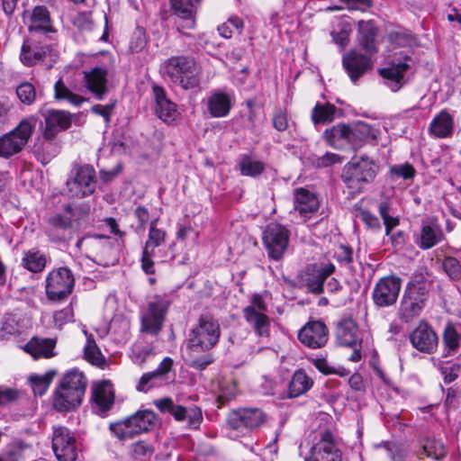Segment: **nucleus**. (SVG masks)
I'll use <instances>...</instances> for the list:
<instances>
[{
  "mask_svg": "<svg viewBox=\"0 0 461 461\" xmlns=\"http://www.w3.org/2000/svg\"><path fill=\"white\" fill-rule=\"evenodd\" d=\"M14 107V104L8 98L0 99V128L6 124L10 119V113Z\"/></svg>",
  "mask_w": 461,
  "mask_h": 461,
  "instance_id": "61",
  "label": "nucleus"
},
{
  "mask_svg": "<svg viewBox=\"0 0 461 461\" xmlns=\"http://www.w3.org/2000/svg\"><path fill=\"white\" fill-rule=\"evenodd\" d=\"M461 335L452 324H447L443 332L444 357L454 356L460 346Z\"/></svg>",
  "mask_w": 461,
  "mask_h": 461,
  "instance_id": "39",
  "label": "nucleus"
},
{
  "mask_svg": "<svg viewBox=\"0 0 461 461\" xmlns=\"http://www.w3.org/2000/svg\"><path fill=\"white\" fill-rule=\"evenodd\" d=\"M156 423L155 412L150 410H142L125 419L110 423L109 430L118 440L125 442L148 432L155 427Z\"/></svg>",
  "mask_w": 461,
  "mask_h": 461,
  "instance_id": "4",
  "label": "nucleus"
},
{
  "mask_svg": "<svg viewBox=\"0 0 461 461\" xmlns=\"http://www.w3.org/2000/svg\"><path fill=\"white\" fill-rule=\"evenodd\" d=\"M54 98L56 100H66L69 104L79 106L85 101L83 96L73 93L59 78L54 85Z\"/></svg>",
  "mask_w": 461,
  "mask_h": 461,
  "instance_id": "44",
  "label": "nucleus"
},
{
  "mask_svg": "<svg viewBox=\"0 0 461 461\" xmlns=\"http://www.w3.org/2000/svg\"><path fill=\"white\" fill-rule=\"evenodd\" d=\"M429 288L430 283L423 274L411 276L398 309L397 314L402 321L409 323L421 313L429 298Z\"/></svg>",
  "mask_w": 461,
  "mask_h": 461,
  "instance_id": "3",
  "label": "nucleus"
},
{
  "mask_svg": "<svg viewBox=\"0 0 461 461\" xmlns=\"http://www.w3.org/2000/svg\"><path fill=\"white\" fill-rule=\"evenodd\" d=\"M232 95L226 92L215 91L207 100V109L212 117L221 118L229 114L232 106Z\"/></svg>",
  "mask_w": 461,
  "mask_h": 461,
  "instance_id": "28",
  "label": "nucleus"
},
{
  "mask_svg": "<svg viewBox=\"0 0 461 461\" xmlns=\"http://www.w3.org/2000/svg\"><path fill=\"white\" fill-rule=\"evenodd\" d=\"M313 366L323 375H338L341 377L347 376L349 372L342 367L339 366L338 368L330 366L328 361L324 357H315L311 359Z\"/></svg>",
  "mask_w": 461,
  "mask_h": 461,
  "instance_id": "46",
  "label": "nucleus"
},
{
  "mask_svg": "<svg viewBox=\"0 0 461 461\" xmlns=\"http://www.w3.org/2000/svg\"><path fill=\"white\" fill-rule=\"evenodd\" d=\"M56 339L33 337L24 346L25 352L34 358H50L55 356Z\"/></svg>",
  "mask_w": 461,
  "mask_h": 461,
  "instance_id": "29",
  "label": "nucleus"
},
{
  "mask_svg": "<svg viewBox=\"0 0 461 461\" xmlns=\"http://www.w3.org/2000/svg\"><path fill=\"white\" fill-rule=\"evenodd\" d=\"M273 126L278 131H284L288 127L287 113L285 111L278 110L273 117Z\"/></svg>",
  "mask_w": 461,
  "mask_h": 461,
  "instance_id": "63",
  "label": "nucleus"
},
{
  "mask_svg": "<svg viewBox=\"0 0 461 461\" xmlns=\"http://www.w3.org/2000/svg\"><path fill=\"white\" fill-rule=\"evenodd\" d=\"M220 336L221 328L218 321L211 314H202L197 324L189 330L186 339L192 367L203 370L214 361L212 355L207 352L217 345Z\"/></svg>",
  "mask_w": 461,
  "mask_h": 461,
  "instance_id": "1",
  "label": "nucleus"
},
{
  "mask_svg": "<svg viewBox=\"0 0 461 461\" xmlns=\"http://www.w3.org/2000/svg\"><path fill=\"white\" fill-rule=\"evenodd\" d=\"M336 107L330 104H317L312 113V120L314 124L330 122L334 119Z\"/></svg>",
  "mask_w": 461,
  "mask_h": 461,
  "instance_id": "45",
  "label": "nucleus"
},
{
  "mask_svg": "<svg viewBox=\"0 0 461 461\" xmlns=\"http://www.w3.org/2000/svg\"><path fill=\"white\" fill-rule=\"evenodd\" d=\"M50 53V47L47 44H41L35 39H27L24 41L20 54L21 62L27 67H32L45 60Z\"/></svg>",
  "mask_w": 461,
  "mask_h": 461,
  "instance_id": "23",
  "label": "nucleus"
},
{
  "mask_svg": "<svg viewBox=\"0 0 461 461\" xmlns=\"http://www.w3.org/2000/svg\"><path fill=\"white\" fill-rule=\"evenodd\" d=\"M46 263V257L39 250L32 249L23 252L22 266L31 272H41L45 268Z\"/></svg>",
  "mask_w": 461,
  "mask_h": 461,
  "instance_id": "37",
  "label": "nucleus"
},
{
  "mask_svg": "<svg viewBox=\"0 0 461 461\" xmlns=\"http://www.w3.org/2000/svg\"><path fill=\"white\" fill-rule=\"evenodd\" d=\"M153 95L156 114L165 122H175L179 115L176 104L167 97L165 90L158 86H153Z\"/></svg>",
  "mask_w": 461,
  "mask_h": 461,
  "instance_id": "25",
  "label": "nucleus"
},
{
  "mask_svg": "<svg viewBox=\"0 0 461 461\" xmlns=\"http://www.w3.org/2000/svg\"><path fill=\"white\" fill-rule=\"evenodd\" d=\"M74 212L72 208L68 205L64 214H56L49 219V223L54 228L66 230L73 226Z\"/></svg>",
  "mask_w": 461,
  "mask_h": 461,
  "instance_id": "49",
  "label": "nucleus"
},
{
  "mask_svg": "<svg viewBox=\"0 0 461 461\" xmlns=\"http://www.w3.org/2000/svg\"><path fill=\"white\" fill-rule=\"evenodd\" d=\"M328 339V328L321 321H308L298 333L300 342L310 348H321L324 347Z\"/></svg>",
  "mask_w": 461,
  "mask_h": 461,
  "instance_id": "17",
  "label": "nucleus"
},
{
  "mask_svg": "<svg viewBox=\"0 0 461 461\" xmlns=\"http://www.w3.org/2000/svg\"><path fill=\"white\" fill-rule=\"evenodd\" d=\"M377 29L373 21L358 22V41L360 46L368 54H374L377 51L375 47V37Z\"/></svg>",
  "mask_w": 461,
  "mask_h": 461,
  "instance_id": "31",
  "label": "nucleus"
},
{
  "mask_svg": "<svg viewBox=\"0 0 461 461\" xmlns=\"http://www.w3.org/2000/svg\"><path fill=\"white\" fill-rule=\"evenodd\" d=\"M409 338L412 347L420 352L430 354L438 348V338L432 327L425 321H420Z\"/></svg>",
  "mask_w": 461,
  "mask_h": 461,
  "instance_id": "18",
  "label": "nucleus"
},
{
  "mask_svg": "<svg viewBox=\"0 0 461 461\" xmlns=\"http://www.w3.org/2000/svg\"><path fill=\"white\" fill-rule=\"evenodd\" d=\"M16 95L25 105L32 104L36 100V89L30 82H23L16 87Z\"/></svg>",
  "mask_w": 461,
  "mask_h": 461,
  "instance_id": "47",
  "label": "nucleus"
},
{
  "mask_svg": "<svg viewBox=\"0 0 461 461\" xmlns=\"http://www.w3.org/2000/svg\"><path fill=\"white\" fill-rule=\"evenodd\" d=\"M342 64L353 83H356L360 77L372 68L371 59L356 50H349L345 53Z\"/></svg>",
  "mask_w": 461,
  "mask_h": 461,
  "instance_id": "21",
  "label": "nucleus"
},
{
  "mask_svg": "<svg viewBox=\"0 0 461 461\" xmlns=\"http://www.w3.org/2000/svg\"><path fill=\"white\" fill-rule=\"evenodd\" d=\"M45 130L43 137L46 140H53L56 135L70 127L73 115L64 110L51 109L43 113Z\"/></svg>",
  "mask_w": 461,
  "mask_h": 461,
  "instance_id": "20",
  "label": "nucleus"
},
{
  "mask_svg": "<svg viewBox=\"0 0 461 461\" xmlns=\"http://www.w3.org/2000/svg\"><path fill=\"white\" fill-rule=\"evenodd\" d=\"M153 355L152 348L134 345L131 348V358L134 364L142 366Z\"/></svg>",
  "mask_w": 461,
  "mask_h": 461,
  "instance_id": "51",
  "label": "nucleus"
},
{
  "mask_svg": "<svg viewBox=\"0 0 461 461\" xmlns=\"http://www.w3.org/2000/svg\"><path fill=\"white\" fill-rule=\"evenodd\" d=\"M402 287L401 278L395 276H389L381 278L375 285L373 291V301L378 307H388L393 305L399 296Z\"/></svg>",
  "mask_w": 461,
  "mask_h": 461,
  "instance_id": "15",
  "label": "nucleus"
},
{
  "mask_svg": "<svg viewBox=\"0 0 461 461\" xmlns=\"http://www.w3.org/2000/svg\"><path fill=\"white\" fill-rule=\"evenodd\" d=\"M267 416L258 408H240L227 416V425L233 430L255 429L266 421Z\"/></svg>",
  "mask_w": 461,
  "mask_h": 461,
  "instance_id": "13",
  "label": "nucleus"
},
{
  "mask_svg": "<svg viewBox=\"0 0 461 461\" xmlns=\"http://www.w3.org/2000/svg\"><path fill=\"white\" fill-rule=\"evenodd\" d=\"M410 65L407 62L393 63L390 66L381 68L379 74L384 80V84L393 91H399L405 84L404 76L409 70Z\"/></svg>",
  "mask_w": 461,
  "mask_h": 461,
  "instance_id": "26",
  "label": "nucleus"
},
{
  "mask_svg": "<svg viewBox=\"0 0 461 461\" xmlns=\"http://www.w3.org/2000/svg\"><path fill=\"white\" fill-rule=\"evenodd\" d=\"M312 379L307 375L304 370L294 372L288 387V395L291 398L301 396L307 393L312 386Z\"/></svg>",
  "mask_w": 461,
  "mask_h": 461,
  "instance_id": "33",
  "label": "nucleus"
},
{
  "mask_svg": "<svg viewBox=\"0 0 461 461\" xmlns=\"http://www.w3.org/2000/svg\"><path fill=\"white\" fill-rule=\"evenodd\" d=\"M377 173V166L370 158H353L342 170L341 178L352 193H361L364 186L372 182Z\"/></svg>",
  "mask_w": 461,
  "mask_h": 461,
  "instance_id": "5",
  "label": "nucleus"
},
{
  "mask_svg": "<svg viewBox=\"0 0 461 461\" xmlns=\"http://www.w3.org/2000/svg\"><path fill=\"white\" fill-rule=\"evenodd\" d=\"M75 176L67 181L68 194L73 197L82 198L95 190L96 176L92 166L85 165L76 167Z\"/></svg>",
  "mask_w": 461,
  "mask_h": 461,
  "instance_id": "12",
  "label": "nucleus"
},
{
  "mask_svg": "<svg viewBox=\"0 0 461 461\" xmlns=\"http://www.w3.org/2000/svg\"><path fill=\"white\" fill-rule=\"evenodd\" d=\"M454 131L453 116L446 110L438 113L431 121L429 132L434 138L444 139L452 135Z\"/></svg>",
  "mask_w": 461,
  "mask_h": 461,
  "instance_id": "30",
  "label": "nucleus"
},
{
  "mask_svg": "<svg viewBox=\"0 0 461 461\" xmlns=\"http://www.w3.org/2000/svg\"><path fill=\"white\" fill-rule=\"evenodd\" d=\"M351 144L357 145L368 139H376L377 130L368 123L358 122L350 127Z\"/></svg>",
  "mask_w": 461,
  "mask_h": 461,
  "instance_id": "40",
  "label": "nucleus"
},
{
  "mask_svg": "<svg viewBox=\"0 0 461 461\" xmlns=\"http://www.w3.org/2000/svg\"><path fill=\"white\" fill-rule=\"evenodd\" d=\"M73 309L71 306H67L64 309L58 311L54 313V322L56 326L61 328L64 324L73 320Z\"/></svg>",
  "mask_w": 461,
  "mask_h": 461,
  "instance_id": "60",
  "label": "nucleus"
},
{
  "mask_svg": "<svg viewBox=\"0 0 461 461\" xmlns=\"http://www.w3.org/2000/svg\"><path fill=\"white\" fill-rule=\"evenodd\" d=\"M320 207L317 196L304 188L294 191V211L304 220L310 219Z\"/></svg>",
  "mask_w": 461,
  "mask_h": 461,
  "instance_id": "24",
  "label": "nucleus"
},
{
  "mask_svg": "<svg viewBox=\"0 0 461 461\" xmlns=\"http://www.w3.org/2000/svg\"><path fill=\"white\" fill-rule=\"evenodd\" d=\"M305 461H342L341 452L329 430L321 432L320 440L312 447Z\"/></svg>",
  "mask_w": 461,
  "mask_h": 461,
  "instance_id": "16",
  "label": "nucleus"
},
{
  "mask_svg": "<svg viewBox=\"0 0 461 461\" xmlns=\"http://www.w3.org/2000/svg\"><path fill=\"white\" fill-rule=\"evenodd\" d=\"M239 167L242 176L256 177L263 173L265 164L251 156L244 155L239 161Z\"/></svg>",
  "mask_w": 461,
  "mask_h": 461,
  "instance_id": "41",
  "label": "nucleus"
},
{
  "mask_svg": "<svg viewBox=\"0 0 461 461\" xmlns=\"http://www.w3.org/2000/svg\"><path fill=\"white\" fill-rule=\"evenodd\" d=\"M56 372L48 371L42 375H32L29 376V383L35 395H43L51 384Z\"/></svg>",
  "mask_w": 461,
  "mask_h": 461,
  "instance_id": "42",
  "label": "nucleus"
},
{
  "mask_svg": "<svg viewBox=\"0 0 461 461\" xmlns=\"http://www.w3.org/2000/svg\"><path fill=\"white\" fill-rule=\"evenodd\" d=\"M18 392L15 389L8 387H0V405H5L16 401Z\"/></svg>",
  "mask_w": 461,
  "mask_h": 461,
  "instance_id": "64",
  "label": "nucleus"
},
{
  "mask_svg": "<svg viewBox=\"0 0 461 461\" xmlns=\"http://www.w3.org/2000/svg\"><path fill=\"white\" fill-rule=\"evenodd\" d=\"M323 134L326 140L331 146H336L339 140H346L351 143L350 127L343 123L325 130Z\"/></svg>",
  "mask_w": 461,
  "mask_h": 461,
  "instance_id": "43",
  "label": "nucleus"
},
{
  "mask_svg": "<svg viewBox=\"0 0 461 461\" xmlns=\"http://www.w3.org/2000/svg\"><path fill=\"white\" fill-rule=\"evenodd\" d=\"M52 449L59 461H75L77 456L76 438L65 427H54Z\"/></svg>",
  "mask_w": 461,
  "mask_h": 461,
  "instance_id": "14",
  "label": "nucleus"
},
{
  "mask_svg": "<svg viewBox=\"0 0 461 461\" xmlns=\"http://www.w3.org/2000/svg\"><path fill=\"white\" fill-rule=\"evenodd\" d=\"M164 68L170 80L185 90L199 86L200 70L194 59L190 57H171L165 62Z\"/></svg>",
  "mask_w": 461,
  "mask_h": 461,
  "instance_id": "6",
  "label": "nucleus"
},
{
  "mask_svg": "<svg viewBox=\"0 0 461 461\" xmlns=\"http://www.w3.org/2000/svg\"><path fill=\"white\" fill-rule=\"evenodd\" d=\"M267 306L263 297L255 294L250 298V304L243 309V317L248 324L259 337H268L270 319L267 315Z\"/></svg>",
  "mask_w": 461,
  "mask_h": 461,
  "instance_id": "10",
  "label": "nucleus"
},
{
  "mask_svg": "<svg viewBox=\"0 0 461 461\" xmlns=\"http://www.w3.org/2000/svg\"><path fill=\"white\" fill-rule=\"evenodd\" d=\"M85 358L93 365L100 366L104 362V357L92 339H88L84 349Z\"/></svg>",
  "mask_w": 461,
  "mask_h": 461,
  "instance_id": "50",
  "label": "nucleus"
},
{
  "mask_svg": "<svg viewBox=\"0 0 461 461\" xmlns=\"http://www.w3.org/2000/svg\"><path fill=\"white\" fill-rule=\"evenodd\" d=\"M199 3L200 0H171L175 13L176 14H185V15L194 14Z\"/></svg>",
  "mask_w": 461,
  "mask_h": 461,
  "instance_id": "53",
  "label": "nucleus"
},
{
  "mask_svg": "<svg viewBox=\"0 0 461 461\" xmlns=\"http://www.w3.org/2000/svg\"><path fill=\"white\" fill-rule=\"evenodd\" d=\"M93 398L102 411H108L113 404L114 393L109 381H102L94 388Z\"/></svg>",
  "mask_w": 461,
  "mask_h": 461,
  "instance_id": "32",
  "label": "nucleus"
},
{
  "mask_svg": "<svg viewBox=\"0 0 461 461\" xmlns=\"http://www.w3.org/2000/svg\"><path fill=\"white\" fill-rule=\"evenodd\" d=\"M35 126L36 119L27 117L14 130L0 137V157L8 158L19 153L29 141Z\"/></svg>",
  "mask_w": 461,
  "mask_h": 461,
  "instance_id": "7",
  "label": "nucleus"
},
{
  "mask_svg": "<svg viewBox=\"0 0 461 461\" xmlns=\"http://www.w3.org/2000/svg\"><path fill=\"white\" fill-rule=\"evenodd\" d=\"M87 378L77 368L68 370L60 379L53 395V407L59 412L78 408L85 397Z\"/></svg>",
  "mask_w": 461,
  "mask_h": 461,
  "instance_id": "2",
  "label": "nucleus"
},
{
  "mask_svg": "<svg viewBox=\"0 0 461 461\" xmlns=\"http://www.w3.org/2000/svg\"><path fill=\"white\" fill-rule=\"evenodd\" d=\"M46 295L50 301H62L71 294L75 277L68 267H59L50 271L46 277Z\"/></svg>",
  "mask_w": 461,
  "mask_h": 461,
  "instance_id": "9",
  "label": "nucleus"
},
{
  "mask_svg": "<svg viewBox=\"0 0 461 461\" xmlns=\"http://www.w3.org/2000/svg\"><path fill=\"white\" fill-rule=\"evenodd\" d=\"M356 216L358 217L368 228L375 230H380L381 223L379 219L369 211L359 209L357 210Z\"/></svg>",
  "mask_w": 461,
  "mask_h": 461,
  "instance_id": "56",
  "label": "nucleus"
},
{
  "mask_svg": "<svg viewBox=\"0 0 461 461\" xmlns=\"http://www.w3.org/2000/svg\"><path fill=\"white\" fill-rule=\"evenodd\" d=\"M443 239L441 230L437 226L424 225L420 230V240L417 245L421 249H429L436 246Z\"/></svg>",
  "mask_w": 461,
  "mask_h": 461,
  "instance_id": "36",
  "label": "nucleus"
},
{
  "mask_svg": "<svg viewBox=\"0 0 461 461\" xmlns=\"http://www.w3.org/2000/svg\"><path fill=\"white\" fill-rule=\"evenodd\" d=\"M289 230L279 223L268 224L263 232V243L267 255L274 260L283 258L289 244Z\"/></svg>",
  "mask_w": 461,
  "mask_h": 461,
  "instance_id": "11",
  "label": "nucleus"
},
{
  "mask_svg": "<svg viewBox=\"0 0 461 461\" xmlns=\"http://www.w3.org/2000/svg\"><path fill=\"white\" fill-rule=\"evenodd\" d=\"M390 174L393 179L402 178L412 179L415 176V169L410 164H401L390 167Z\"/></svg>",
  "mask_w": 461,
  "mask_h": 461,
  "instance_id": "52",
  "label": "nucleus"
},
{
  "mask_svg": "<svg viewBox=\"0 0 461 461\" xmlns=\"http://www.w3.org/2000/svg\"><path fill=\"white\" fill-rule=\"evenodd\" d=\"M443 268L448 276L452 279L459 277L461 267L458 260L452 257H447L443 261Z\"/></svg>",
  "mask_w": 461,
  "mask_h": 461,
  "instance_id": "57",
  "label": "nucleus"
},
{
  "mask_svg": "<svg viewBox=\"0 0 461 461\" xmlns=\"http://www.w3.org/2000/svg\"><path fill=\"white\" fill-rule=\"evenodd\" d=\"M439 370L444 377L445 383H451L457 377L460 366L456 363L446 362L439 366Z\"/></svg>",
  "mask_w": 461,
  "mask_h": 461,
  "instance_id": "55",
  "label": "nucleus"
},
{
  "mask_svg": "<svg viewBox=\"0 0 461 461\" xmlns=\"http://www.w3.org/2000/svg\"><path fill=\"white\" fill-rule=\"evenodd\" d=\"M342 162V157L336 153L326 152L324 155L321 157H317L314 159V164L318 167H326L334 164H339Z\"/></svg>",
  "mask_w": 461,
  "mask_h": 461,
  "instance_id": "59",
  "label": "nucleus"
},
{
  "mask_svg": "<svg viewBox=\"0 0 461 461\" xmlns=\"http://www.w3.org/2000/svg\"><path fill=\"white\" fill-rule=\"evenodd\" d=\"M357 327L352 321H346L338 328V339L342 346L357 347L359 346V338L357 335Z\"/></svg>",
  "mask_w": 461,
  "mask_h": 461,
  "instance_id": "38",
  "label": "nucleus"
},
{
  "mask_svg": "<svg viewBox=\"0 0 461 461\" xmlns=\"http://www.w3.org/2000/svg\"><path fill=\"white\" fill-rule=\"evenodd\" d=\"M170 303L167 296L155 295L141 313L140 331L157 336L162 330Z\"/></svg>",
  "mask_w": 461,
  "mask_h": 461,
  "instance_id": "8",
  "label": "nucleus"
},
{
  "mask_svg": "<svg viewBox=\"0 0 461 461\" xmlns=\"http://www.w3.org/2000/svg\"><path fill=\"white\" fill-rule=\"evenodd\" d=\"M24 19L31 34H47L56 32L50 14L43 5H37L31 12H26Z\"/></svg>",
  "mask_w": 461,
  "mask_h": 461,
  "instance_id": "19",
  "label": "nucleus"
},
{
  "mask_svg": "<svg viewBox=\"0 0 461 461\" xmlns=\"http://www.w3.org/2000/svg\"><path fill=\"white\" fill-rule=\"evenodd\" d=\"M158 221V219L153 220L149 225L148 239L143 248L147 254L149 252L157 254L156 249H159L166 243L167 232L166 230L157 227Z\"/></svg>",
  "mask_w": 461,
  "mask_h": 461,
  "instance_id": "35",
  "label": "nucleus"
},
{
  "mask_svg": "<svg viewBox=\"0 0 461 461\" xmlns=\"http://www.w3.org/2000/svg\"><path fill=\"white\" fill-rule=\"evenodd\" d=\"M178 421L187 420L190 428L196 429L203 420L202 411L197 407L186 409L181 405H174L171 412Z\"/></svg>",
  "mask_w": 461,
  "mask_h": 461,
  "instance_id": "34",
  "label": "nucleus"
},
{
  "mask_svg": "<svg viewBox=\"0 0 461 461\" xmlns=\"http://www.w3.org/2000/svg\"><path fill=\"white\" fill-rule=\"evenodd\" d=\"M422 448L428 457L436 460L440 459L446 455L444 445L435 438H428L423 444Z\"/></svg>",
  "mask_w": 461,
  "mask_h": 461,
  "instance_id": "48",
  "label": "nucleus"
},
{
  "mask_svg": "<svg viewBox=\"0 0 461 461\" xmlns=\"http://www.w3.org/2000/svg\"><path fill=\"white\" fill-rule=\"evenodd\" d=\"M334 270L335 267L333 264H328L324 267L310 265L306 267L304 272L303 283L311 293L320 294L323 292V284L325 280L334 272Z\"/></svg>",
  "mask_w": 461,
  "mask_h": 461,
  "instance_id": "22",
  "label": "nucleus"
},
{
  "mask_svg": "<svg viewBox=\"0 0 461 461\" xmlns=\"http://www.w3.org/2000/svg\"><path fill=\"white\" fill-rule=\"evenodd\" d=\"M22 331V326L13 318L6 319L1 328L3 337L20 335Z\"/></svg>",
  "mask_w": 461,
  "mask_h": 461,
  "instance_id": "58",
  "label": "nucleus"
},
{
  "mask_svg": "<svg viewBox=\"0 0 461 461\" xmlns=\"http://www.w3.org/2000/svg\"><path fill=\"white\" fill-rule=\"evenodd\" d=\"M162 382L158 379L157 375L152 371L144 374L137 385V390L140 392H147L154 386L162 385Z\"/></svg>",
  "mask_w": 461,
  "mask_h": 461,
  "instance_id": "54",
  "label": "nucleus"
},
{
  "mask_svg": "<svg viewBox=\"0 0 461 461\" xmlns=\"http://www.w3.org/2000/svg\"><path fill=\"white\" fill-rule=\"evenodd\" d=\"M84 81L86 87L95 95L97 99L102 100L107 92V70L96 67L89 71H85Z\"/></svg>",
  "mask_w": 461,
  "mask_h": 461,
  "instance_id": "27",
  "label": "nucleus"
},
{
  "mask_svg": "<svg viewBox=\"0 0 461 461\" xmlns=\"http://www.w3.org/2000/svg\"><path fill=\"white\" fill-rule=\"evenodd\" d=\"M173 364V359L167 357L160 362L158 368L153 371L163 384H166L165 376L172 369Z\"/></svg>",
  "mask_w": 461,
  "mask_h": 461,
  "instance_id": "62",
  "label": "nucleus"
}]
</instances>
